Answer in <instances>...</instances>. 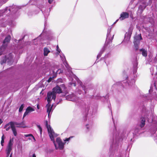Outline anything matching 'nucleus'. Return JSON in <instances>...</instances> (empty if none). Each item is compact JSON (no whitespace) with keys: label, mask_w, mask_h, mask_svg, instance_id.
Segmentation results:
<instances>
[{"label":"nucleus","mask_w":157,"mask_h":157,"mask_svg":"<svg viewBox=\"0 0 157 157\" xmlns=\"http://www.w3.org/2000/svg\"><path fill=\"white\" fill-rule=\"evenodd\" d=\"M60 56L63 64L67 68L68 72H67L66 75L69 76V79L70 81L69 82L70 84L71 85L73 84L74 86H76V82H78L80 86V89L83 90L86 93L85 86L83 85L82 82L78 79V78L73 74L71 71V68L69 67L66 61L65 56L63 55H62V56L61 55Z\"/></svg>","instance_id":"1"},{"label":"nucleus","mask_w":157,"mask_h":157,"mask_svg":"<svg viewBox=\"0 0 157 157\" xmlns=\"http://www.w3.org/2000/svg\"><path fill=\"white\" fill-rule=\"evenodd\" d=\"M45 124L50 137L51 140L53 141L56 149L58 148L60 149H63V148L64 144L62 142L59 138L58 137L56 139V142L58 144V145H57L55 141L54 138L57 136V135L54 133L53 130L51 128L50 125H48L47 121H46Z\"/></svg>","instance_id":"2"},{"label":"nucleus","mask_w":157,"mask_h":157,"mask_svg":"<svg viewBox=\"0 0 157 157\" xmlns=\"http://www.w3.org/2000/svg\"><path fill=\"white\" fill-rule=\"evenodd\" d=\"M133 28L132 27H130L128 29V32H127L125 35L124 38V41L125 42H128L129 41Z\"/></svg>","instance_id":"3"},{"label":"nucleus","mask_w":157,"mask_h":157,"mask_svg":"<svg viewBox=\"0 0 157 157\" xmlns=\"http://www.w3.org/2000/svg\"><path fill=\"white\" fill-rule=\"evenodd\" d=\"M142 39V38L140 34L138 35L135 36L134 43L136 50L138 49V46H138L139 44L140 40Z\"/></svg>","instance_id":"4"},{"label":"nucleus","mask_w":157,"mask_h":157,"mask_svg":"<svg viewBox=\"0 0 157 157\" xmlns=\"http://www.w3.org/2000/svg\"><path fill=\"white\" fill-rule=\"evenodd\" d=\"M56 94L52 92H48L47 94V101L48 103H50L52 99L55 100L56 98Z\"/></svg>","instance_id":"5"},{"label":"nucleus","mask_w":157,"mask_h":157,"mask_svg":"<svg viewBox=\"0 0 157 157\" xmlns=\"http://www.w3.org/2000/svg\"><path fill=\"white\" fill-rule=\"evenodd\" d=\"M110 30L108 29V33L107 35V37L105 42L106 44H108L110 42H111L112 40L113 39L114 35H113L112 36L110 35Z\"/></svg>","instance_id":"6"},{"label":"nucleus","mask_w":157,"mask_h":157,"mask_svg":"<svg viewBox=\"0 0 157 157\" xmlns=\"http://www.w3.org/2000/svg\"><path fill=\"white\" fill-rule=\"evenodd\" d=\"M67 100L72 101H76L78 100V98L74 95V94H69L66 96Z\"/></svg>","instance_id":"7"},{"label":"nucleus","mask_w":157,"mask_h":157,"mask_svg":"<svg viewBox=\"0 0 157 157\" xmlns=\"http://www.w3.org/2000/svg\"><path fill=\"white\" fill-rule=\"evenodd\" d=\"M11 39V37L10 36H7L5 39L3 44V45L2 47L1 48V50H2V49H4L5 48V47L6 46L7 44L10 41Z\"/></svg>","instance_id":"8"},{"label":"nucleus","mask_w":157,"mask_h":157,"mask_svg":"<svg viewBox=\"0 0 157 157\" xmlns=\"http://www.w3.org/2000/svg\"><path fill=\"white\" fill-rule=\"evenodd\" d=\"M34 110L35 109L34 107H32L31 106L28 107L26 109V111L24 114L23 118L25 117L29 113H30Z\"/></svg>","instance_id":"9"},{"label":"nucleus","mask_w":157,"mask_h":157,"mask_svg":"<svg viewBox=\"0 0 157 157\" xmlns=\"http://www.w3.org/2000/svg\"><path fill=\"white\" fill-rule=\"evenodd\" d=\"M13 123L14 124V126H15V125H17L16 127L18 128H25L27 127L26 125H25L24 122H22L21 123H18L17 122H13Z\"/></svg>","instance_id":"10"},{"label":"nucleus","mask_w":157,"mask_h":157,"mask_svg":"<svg viewBox=\"0 0 157 157\" xmlns=\"http://www.w3.org/2000/svg\"><path fill=\"white\" fill-rule=\"evenodd\" d=\"M129 17V14L125 12H122L120 15V17L119 19L121 20H122L128 18Z\"/></svg>","instance_id":"11"},{"label":"nucleus","mask_w":157,"mask_h":157,"mask_svg":"<svg viewBox=\"0 0 157 157\" xmlns=\"http://www.w3.org/2000/svg\"><path fill=\"white\" fill-rule=\"evenodd\" d=\"M52 92L54 93L56 95V93L59 94L62 92V90L60 87L58 86H57L54 88L52 90Z\"/></svg>","instance_id":"12"},{"label":"nucleus","mask_w":157,"mask_h":157,"mask_svg":"<svg viewBox=\"0 0 157 157\" xmlns=\"http://www.w3.org/2000/svg\"><path fill=\"white\" fill-rule=\"evenodd\" d=\"M14 124L13 121L10 122V124L11 127L13 132L14 136H16L17 135V132L15 126H14Z\"/></svg>","instance_id":"13"},{"label":"nucleus","mask_w":157,"mask_h":157,"mask_svg":"<svg viewBox=\"0 0 157 157\" xmlns=\"http://www.w3.org/2000/svg\"><path fill=\"white\" fill-rule=\"evenodd\" d=\"M13 140H10L9 142L6 147V150L11 151L12 150L13 145Z\"/></svg>","instance_id":"14"},{"label":"nucleus","mask_w":157,"mask_h":157,"mask_svg":"<svg viewBox=\"0 0 157 157\" xmlns=\"http://www.w3.org/2000/svg\"><path fill=\"white\" fill-rule=\"evenodd\" d=\"M52 70L53 73L55 75L57 74L58 73L59 74L63 72V71L61 69H58V67L57 66H56L54 67Z\"/></svg>","instance_id":"15"},{"label":"nucleus","mask_w":157,"mask_h":157,"mask_svg":"<svg viewBox=\"0 0 157 157\" xmlns=\"http://www.w3.org/2000/svg\"><path fill=\"white\" fill-rule=\"evenodd\" d=\"M46 107L47 109V112L48 113V117L49 118L50 113L52 111V106H51L50 103H48V104L46 106Z\"/></svg>","instance_id":"16"},{"label":"nucleus","mask_w":157,"mask_h":157,"mask_svg":"<svg viewBox=\"0 0 157 157\" xmlns=\"http://www.w3.org/2000/svg\"><path fill=\"white\" fill-rule=\"evenodd\" d=\"M141 121L140 124V126L141 128H142L143 127L145 124V119L144 118H141Z\"/></svg>","instance_id":"17"},{"label":"nucleus","mask_w":157,"mask_h":157,"mask_svg":"<svg viewBox=\"0 0 157 157\" xmlns=\"http://www.w3.org/2000/svg\"><path fill=\"white\" fill-rule=\"evenodd\" d=\"M140 51L142 52V53L143 56L145 57L147 56V52L144 49H140Z\"/></svg>","instance_id":"18"},{"label":"nucleus","mask_w":157,"mask_h":157,"mask_svg":"<svg viewBox=\"0 0 157 157\" xmlns=\"http://www.w3.org/2000/svg\"><path fill=\"white\" fill-rule=\"evenodd\" d=\"M50 52V51L47 48H45L44 49V56H47L48 54Z\"/></svg>","instance_id":"19"},{"label":"nucleus","mask_w":157,"mask_h":157,"mask_svg":"<svg viewBox=\"0 0 157 157\" xmlns=\"http://www.w3.org/2000/svg\"><path fill=\"white\" fill-rule=\"evenodd\" d=\"M10 122L6 124L5 126V128H6V131L9 130L11 128L10 124Z\"/></svg>","instance_id":"20"},{"label":"nucleus","mask_w":157,"mask_h":157,"mask_svg":"<svg viewBox=\"0 0 157 157\" xmlns=\"http://www.w3.org/2000/svg\"><path fill=\"white\" fill-rule=\"evenodd\" d=\"M86 130L88 131L90 130L92 128V125L90 124H86Z\"/></svg>","instance_id":"21"},{"label":"nucleus","mask_w":157,"mask_h":157,"mask_svg":"<svg viewBox=\"0 0 157 157\" xmlns=\"http://www.w3.org/2000/svg\"><path fill=\"white\" fill-rule=\"evenodd\" d=\"M24 136L26 137H27L29 136H31L32 138H33V139L34 140V141H36V140L34 137L33 136L32 134H25L24 135Z\"/></svg>","instance_id":"22"},{"label":"nucleus","mask_w":157,"mask_h":157,"mask_svg":"<svg viewBox=\"0 0 157 157\" xmlns=\"http://www.w3.org/2000/svg\"><path fill=\"white\" fill-rule=\"evenodd\" d=\"M37 126L38 128L39 129V131H40V134H41L42 132V129L41 127L39 125H37Z\"/></svg>","instance_id":"23"},{"label":"nucleus","mask_w":157,"mask_h":157,"mask_svg":"<svg viewBox=\"0 0 157 157\" xmlns=\"http://www.w3.org/2000/svg\"><path fill=\"white\" fill-rule=\"evenodd\" d=\"M24 105L23 104H22L21 105V106L19 108V112H21V111H22V110L24 108Z\"/></svg>","instance_id":"24"},{"label":"nucleus","mask_w":157,"mask_h":157,"mask_svg":"<svg viewBox=\"0 0 157 157\" xmlns=\"http://www.w3.org/2000/svg\"><path fill=\"white\" fill-rule=\"evenodd\" d=\"M6 57H5V59H3V60H2V61H1V64H2L3 63H5L6 61L7 60V59H6Z\"/></svg>","instance_id":"25"},{"label":"nucleus","mask_w":157,"mask_h":157,"mask_svg":"<svg viewBox=\"0 0 157 157\" xmlns=\"http://www.w3.org/2000/svg\"><path fill=\"white\" fill-rule=\"evenodd\" d=\"M103 51H100V53L98 54L97 56V58H99L101 56V55L103 52Z\"/></svg>","instance_id":"26"},{"label":"nucleus","mask_w":157,"mask_h":157,"mask_svg":"<svg viewBox=\"0 0 157 157\" xmlns=\"http://www.w3.org/2000/svg\"><path fill=\"white\" fill-rule=\"evenodd\" d=\"M7 154V157H8L11 151L6 150Z\"/></svg>","instance_id":"27"},{"label":"nucleus","mask_w":157,"mask_h":157,"mask_svg":"<svg viewBox=\"0 0 157 157\" xmlns=\"http://www.w3.org/2000/svg\"><path fill=\"white\" fill-rule=\"evenodd\" d=\"M57 52H58L59 53H60V50L59 48V47L58 46V45H57Z\"/></svg>","instance_id":"28"},{"label":"nucleus","mask_w":157,"mask_h":157,"mask_svg":"<svg viewBox=\"0 0 157 157\" xmlns=\"http://www.w3.org/2000/svg\"><path fill=\"white\" fill-rule=\"evenodd\" d=\"M72 137H69V138L66 139H65V141H69L70 140V138H72Z\"/></svg>","instance_id":"29"},{"label":"nucleus","mask_w":157,"mask_h":157,"mask_svg":"<svg viewBox=\"0 0 157 157\" xmlns=\"http://www.w3.org/2000/svg\"><path fill=\"white\" fill-rule=\"evenodd\" d=\"M4 140H1V144L2 145V146H3V144L4 143Z\"/></svg>","instance_id":"30"},{"label":"nucleus","mask_w":157,"mask_h":157,"mask_svg":"<svg viewBox=\"0 0 157 157\" xmlns=\"http://www.w3.org/2000/svg\"><path fill=\"white\" fill-rule=\"evenodd\" d=\"M5 138V137H4V135H3L2 136V140H4Z\"/></svg>","instance_id":"31"},{"label":"nucleus","mask_w":157,"mask_h":157,"mask_svg":"<svg viewBox=\"0 0 157 157\" xmlns=\"http://www.w3.org/2000/svg\"><path fill=\"white\" fill-rule=\"evenodd\" d=\"M52 79V78H49V79L48 80V82H50L51 81Z\"/></svg>","instance_id":"32"},{"label":"nucleus","mask_w":157,"mask_h":157,"mask_svg":"<svg viewBox=\"0 0 157 157\" xmlns=\"http://www.w3.org/2000/svg\"><path fill=\"white\" fill-rule=\"evenodd\" d=\"M135 82V81L134 80H132V84H134Z\"/></svg>","instance_id":"33"},{"label":"nucleus","mask_w":157,"mask_h":157,"mask_svg":"<svg viewBox=\"0 0 157 157\" xmlns=\"http://www.w3.org/2000/svg\"><path fill=\"white\" fill-rule=\"evenodd\" d=\"M2 122V119H0V124H1Z\"/></svg>","instance_id":"34"},{"label":"nucleus","mask_w":157,"mask_h":157,"mask_svg":"<svg viewBox=\"0 0 157 157\" xmlns=\"http://www.w3.org/2000/svg\"><path fill=\"white\" fill-rule=\"evenodd\" d=\"M32 157H36V156L34 154L32 156Z\"/></svg>","instance_id":"35"},{"label":"nucleus","mask_w":157,"mask_h":157,"mask_svg":"<svg viewBox=\"0 0 157 157\" xmlns=\"http://www.w3.org/2000/svg\"><path fill=\"white\" fill-rule=\"evenodd\" d=\"M118 19L115 22H114V24H115L118 21Z\"/></svg>","instance_id":"36"},{"label":"nucleus","mask_w":157,"mask_h":157,"mask_svg":"<svg viewBox=\"0 0 157 157\" xmlns=\"http://www.w3.org/2000/svg\"><path fill=\"white\" fill-rule=\"evenodd\" d=\"M12 153L10 154V157H12Z\"/></svg>","instance_id":"37"},{"label":"nucleus","mask_w":157,"mask_h":157,"mask_svg":"<svg viewBox=\"0 0 157 157\" xmlns=\"http://www.w3.org/2000/svg\"><path fill=\"white\" fill-rule=\"evenodd\" d=\"M37 108L39 109V105H37Z\"/></svg>","instance_id":"38"},{"label":"nucleus","mask_w":157,"mask_h":157,"mask_svg":"<svg viewBox=\"0 0 157 157\" xmlns=\"http://www.w3.org/2000/svg\"><path fill=\"white\" fill-rule=\"evenodd\" d=\"M128 85H131V83H128Z\"/></svg>","instance_id":"39"},{"label":"nucleus","mask_w":157,"mask_h":157,"mask_svg":"<svg viewBox=\"0 0 157 157\" xmlns=\"http://www.w3.org/2000/svg\"><path fill=\"white\" fill-rule=\"evenodd\" d=\"M29 140H31V139L30 138H29Z\"/></svg>","instance_id":"40"},{"label":"nucleus","mask_w":157,"mask_h":157,"mask_svg":"<svg viewBox=\"0 0 157 157\" xmlns=\"http://www.w3.org/2000/svg\"><path fill=\"white\" fill-rule=\"evenodd\" d=\"M64 86V85H62V86Z\"/></svg>","instance_id":"41"}]
</instances>
